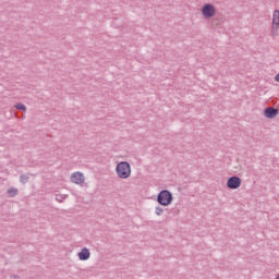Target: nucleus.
I'll return each instance as SVG.
<instances>
[{
    "label": "nucleus",
    "mask_w": 279,
    "mask_h": 279,
    "mask_svg": "<svg viewBox=\"0 0 279 279\" xmlns=\"http://www.w3.org/2000/svg\"><path fill=\"white\" fill-rule=\"evenodd\" d=\"M14 108H16V110H23V112L27 111V107H25L23 104H17L14 106Z\"/></svg>",
    "instance_id": "12"
},
{
    "label": "nucleus",
    "mask_w": 279,
    "mask_h": 279,
    "mask_svg": "<svg viewBox=\"0 0 279 279\" xmlns=\"http://www.w3.org/2000/svg\"><path fill=\"white\" fill-rule=\"evenodd\" d=\"M162 213H165V210L162 209V207H156L155 208V214L160 217L162 215Z\"/></svg>",
    "instance_id": "13"
},
{
    "label": "nucleus",
    "mask_w": 279,
    "mask_h": 279,
    "mask_svg": "<svg viewBox=\"0 0 279 279\" xmlns=\"http://www.w3.org/2000/svg\"><path fill=\"white\" fill-rule=\"evenodd\" d=\"M116 175L120 178V180H128L132 177V166L128 161H120L116 166Z\"/></svg>",
    "instance_id": "1"
},
{
    "label": "nucleus",
    "mask_w": 279,
    "mask_h": 279,
    "mask_svg": "<svg viewBox=\"0 0 279 279\" xmlns=\"http://www.w3.org/2000/svg\"><path fill=\"white\" fill-rule=\"evenodd\" d=\"M80 260H88L90 258V250L83 247L81 252L77 253Z\"/></svg>",
    "instance_id": "8"
},
{
    "label": "nucleus",
    "mask_w": 279,
    "mask_h": 279,
    "mask_svg": "<svg viewBox=\"0 0 279 279\" xmlns=\"http://www.w3.org/2000/svg\"><path fill=\"white\" fill-rule=\"evenodd\" d=\"M278 29H279V10H275L272 13V26L270 29V34L274 38L278 36Z\"/></svg>",
    "instance_id": "4"
},
{
    "label": "nucleus",
    "mask_w": 279,
    "mask_h": 279,
    "mask_svg": "<svg viewBox=\"0 0 279 279\" xmlns=\"http://www.w3.org/2000/svg\"><path fill=\"white\" fill-rule=\"evenodd\" d=\"M9 197H16L19 195V190L15 187H11L7 191Z\"/></svg>",
    "instance_id": "9"
},
{
    "label": "nucleus",
    "mask_w": 279,
    "mask_h": 279,
    "mask_svg": "<svg viewBox=\"0 0 279 279\" xmlns=\"http://www.w3.org/2000/svg\"><path fill=\"white\" fill-rule=\"evenodd\" d=\"M241 178L239 177H231L227 181V186L232 191H236V189H241Z\"/></svg>",
    "instance_id": "6"
},
{
    "label": "nucleus",
    "mask_w": 279,
    "mask_h": 279,
    "mask_svg": "<svg viewBox=\"0 0 279 279\" xmlns=\"http://www.w3.org/2000/svg\"><path fill=\"white\" fill-rule=\"evenodd\" d=\"M275 81L279 82V73L275 76Z\"/></svg>",
    "instance_id": "14"
},
{
    "label": "nucleus",
    "mask_w": 279,
    "mask_h": 279,
    "mask_svg": "<svg viewBox=\"0 0 279 279\" xmlns=\"http://www.w3.org/2000/svg\"><path fill=\"white\" fill-rule=\"evenodd\" d=\"M275 279H279V276H278V277H276Z\"/></svg>",
    "instance_id": "15"
},
{
    "label": "nucleus",
    "mask_w": 279,
    "mask_h": 279,
    "mask_svg": "<svg viewBox=\"0 0 279 279\" xmlns=\"http://www.w3.org/2000/svg\"><path fill=\"white\" fill-rule=\"evenodd\" d=\"M264 117H266V119H276V117H278V109L274 107L266 108L264 110Z\"/></svg>",
    "instance_id": "7"
},
{
    "label": "nucleus",
    "mask_w": 279,
    "mask_h": 279,
    "mask_svg": "<svg viewBox=\"0 0 279 279\" xmlns=\"http://www.w3.org/2000/svg\"><path fill=\"white\" fill-rule=\"evenodd\" d=\"M20 180L22 184H27V182H29V177L27 174H23L20 177Z\"/></svg>",
    "instance_id": "11"
},
{
    "label": "nucleus",
    "mask_w": 279,
    "mask_h": 279,
    "mask_svg": "<svg viewBox=\"0 0 279 279\" xmlns=\"http://www.w3.org/2000/svg\"><path fill=\"white\" fill-rule=\"evenodd\" d=\"M157 202L160 206H171L173 204V194L169 190H162L157 195Z\"/></svg>",
    "instance_id": "3"
},
{
    "label": "nucleus",
    "mask_w": 279,
    "mask_h": 279,
    "mask_svg": "<svg viewBox=\"0 0 279 279\" xmlns=\"http://www.w3.org/2000/svg\"><path fill=\"white\" fill-rule=\"evenodd\" d=\"M70 182H72V184H77L78 186H82L86 182V177H84V173L80 171L73 172L70 177Z\"/></svg>",
    "instance_id": "5"
},
{
    "label": "nucleus",
    "mask_w": 279,
    "mask_h": 279,
    "mask_svg": "<svg viewBox=\"0 0 279 279\" xmlns=\"http://www.w3.org/2000/svg\"><path fill=\"white\" fill-rule=\"evenodd\" d=\"M201 14L205 21H210L217 16V7L213 3H205L201 8Z\"/></svg>",
    "instance_id": "2"
},
{
    "label": "nucleus",
    "mask_w": 279,
    "mask_h": 279,
    "mask_svg": "<svg viewBox=\"0 0 279 279\" xmlns=\"http://www.w3.org/2000/svg\"><path fill=\"white\" fill-rule=\"evenodd\" d=\"M66 197H69V195L66 194H56L57 202H63L64 199H66Z\"/></svg>",
    "instance_id": "10"
}]
</instances>
